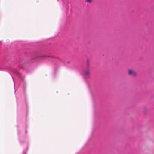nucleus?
Wrapping results in <instances>:
<instances>
[{
  "label": "nucleus",
  "mask_w": 154,
  "mask_h": 154,
  "mask_svg": "<svg viewBox=\"0 0 154 154\" xmlns=\"http://www.w3.org/2000/svg\"><path fill=\"white\" fill-rule=\"evenodd\" d=\"M128 75L133 77H135L137 75L136 72L134 70L130 69L128 71Z\"/></svg>",
  "instance_id": "f257e3e1"
},
{
  "label": "nucleus",
  "mask_w": 154,
  "mask_h": 154,
  "mask_svg": "<svg viewBox=\"0 0 154 154\" xmlns=\"http://www.w3.org/2000/svg\"><path fill=\"white\" fill-rule=\"evenodd\" d=\"M85 75L87 76H88L90 75V72L89 70H87L85 72Z\"/></svg>",
  "instance_id": "f03ea898"
},
{
  "label": "nucleus",
  "mask_w": 154,
  "mask_h": 154,
  "mask_svg": "<svg viewBox=\"0 0 154 154\" xmlns=\"http://www.w3.org/2000/svg\"><path fill=\"white\" fill-rule=\"evenodd\" d=\"M86 2L89 3H91L92 2V0H86Z\"/></svg>",
  "instance_id": "7ed1b4c3"
},
{
  "label": "nucleus",
  "mask_w": 154,
  "mask_h": 154,
  "mask_svg": "<svg viewBox=\"0 0 154 154\" xmlns=\"http://www.w3.org/2000/svg\"><path fill=\"white\" fill-rule=\"evenodd\" d=\"M87 64H88H88H89V61H87Z\"/></svg>",
  "instance_id": "20e7f679"
}]
</instances>
